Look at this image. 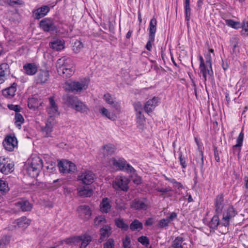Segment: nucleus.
Returning <instances> with one entry per match:
<instances>
[{"instance_id": "obj_1", "label": "nucleus", "mask_w": 248, "mask_h": 248, "mask_svg": "<svg viewBox=\"0 0 248 248\" xmlns=\"http://www.w3.org/2000/svg\"><path fill=\"white\" fill-rule=\"evenodd\" d=\"M49 102L50 108L49 110H47V133L52 131L53 126L56 124L55 118L60 114L58 111V106L53 97L49 98ZM48 137V135H47Z\"/></svg>"}, {"instance_id": "obj_2", "label": "nucleus", "mask_w": 248, "mask_h": 248, "mask_svg": "<svg viewBox=\"0 0 248 248\" xmlns=\"http://www.w3.org/2000/svg\"><path fill=\"white\" fill-rule=\"evenodd\" d=\"M88 85L84 82L67 81L63 85V88L66 91L72 92H81L86 90Z\"/></svg>"}, {"instance_id": "obj_3", "label": "nucleus", "mask_w": 248, "mask_h": 248, "mask_svg": "<svg viewBox=\"0 0 248 248\" xmlns=\"http://www.w3.org/2000/svg\"><path fill=\"white\" fill-rule=\"evenodd\" d=\"M130 181L125 176H117L112 182V186L116 190L127 191L129 188L128 184Z\"/></svg>"}, {"instance_id": "obj_4", "label": "nucleus", "mask_w": 248, "mask_h": 248, "mask_svg": "<svg viewBox=\"0 0 248 248\" xmlns=\"http://www.w3.org/2000/svg\"><path fill=\"white\" fill-rule=\"evenodd\" d=\"M2 144L6 151L12 152L17 147L18 141L14 135H8L3 140Z\"/></svg>"}, {"instance_id": "obj_5", "label": "nucleus", "mask_w": 248, "mask_h": 248, "mask_svg": "<svg viewBox=\"0 0 248 248\" xmlns=\"http://www.w3.org/2000/svg\"><path fill=\"white\" fill-rule=\"evenodd\" d=\"M94 178L95 174L92 171L84 170L79 173L78 180L83 184L89 185L93 183Z\"/></svg>"}, {"instance_id": "obj_6", "label": "nucleus", "mask_w": 248, "mask_h": 248, "mask_svg": "<svg viewBox=\"0 0 248 248\" xmlns=\"http://www.w3.org/2000/svg\"><path fill=\"white\" fill-rule=\"evenodd\" d=\"M9 158L0 157V171L4 174H8L14 170V164L10 162Z\"/></svg>"}, {"instance_id": "obj_7", "label": "nucleus", "mask_w": 248, "mask_h": 248, "mask_svg": "<svg viewBox=\"0 0 248 248\" xmlns=\"http://www.w3.org/2000/svg\"><path fill=\"white\" fill-rule=\"evenodd\" d=\"M14 205L19 211L22 212L30 211L32 208V204L27 199L21 198L17 200Z\"/></svg>"}, {"instance_id": "obj_8", "label": "nucleus", "mask_w": 248, "mask_h": 248, "mask_svg": "<svg viewBox=\"0 0 248 248\" xmlns=\"http://www.w3.org/2000/svg\"><path fill=\"white\" fill-rule=\"evenodd\" d=\"M77 212L78 217L84 221L88 220L92 214L90 207L86 205H82L78 207Z\"/></svg>"}, {"instance_id": "obj_9", "label": "nucleus", "mask_w": 248, "mask_h": 248, "mask_svg": "<svg viewBox=\"0 0 248 248\" xmlns=\"http://www.w3.org/2000/svg\"><path fill=\"white\" fill-rule=\"evenodd\" d=\"M58 165L60 171L63 173L73 172L77 169L76 165L74 163L66 160L60 161Z\"/></svg>"}, {"instance_id": "obj_10", "label": "nucleus", "mask_w": 248, "mask_h": 248, "mask_svg": "<svg viewBox=\"0 0 248 248\" xmlns=\"http://www.w3.org/2000/svg\"><path fill=\"white\" fill-rule=\"evenodd\" d=\"M130 207L136 210H146L148 207L147 201L146 199H135L131 202Z\"/></svg>"}, {"instance_id": "obj_11", "label": "nucleus", "mask_w": 248, "mask_h": 248, "mask_svg": "<svg viewBox=\"0 0 248 248\" xmlns=\"http://www.w3.org/2000/svg\"><path fill=\"white\" fill-rule=\"evenodd\" d=\"M206 62L207 65V66L205 64L200 65V72L202 73L205 81L206 80L207 75L211 76L213 75L211 59L209 58V60H207Z\"/></svg>"}, {"instance_id": "obj_12", "label": "nucleus", "mask_w": 248, "mask_h": 248, "mask_svg": "<svg viewBox=\"0 0 248 248\" xmlns=\"http://www.w3.org/2000/svg\"><path fill=\"white\" fill-rule=\"evenodd\" d=\"M10 74V67L7 63L0 64V84L3 83Z\"/></svg>"}, {"instance_id": "obj_13", "label": "nucleus", "mask_w": 248, "mask_h": 248, "mask_svg": "<svg viewBox=\"0 0 248 248\" xmlns=\"http://www.w3.org/2000/svg\"><path fill=\"white\" fill-rule=\"evenodd\" d=\"M57 67V68L62 67L63 69L74 68L73 61L66 57H63L58 60Z\"/></svg>"}, {"instance_id": "obj_14", "label": "nucleus", "mask_w": 248, "mask_h": 248, "mask_svg": "<svg viewBox=\"0 0 248 248\" xmlns=\"http://www.w3.org/2000/svg\"><path fill=\"white\" fill-rule=\"evenodd\" d=\"M27 163L33 168H35L37 170L40 171L43 168V161L38 156H32L28 159Z\"/></svg>"}, {"instance_id": "obj_15", "label": "nucleus", "mask_w": 248, "mask_h": 248, "mask_svg": "<svg viewBox=\"0 0 248 248\" xmlns=\"http://www.w3.org/2000/svg\"><path fill=\"white\" fill-rule=\"evenodd\" d=\"M223 196L220 194L217 196L215 200V210L216 214L219 215L224 208Z\"/></svg>"}, {"instance_id": "obj_16", "label": "nucleus", "mask_w": 248, "mask_h": 248, "mask_svg": "<svg viewBox=\"0 0 248 248\" xmlns=\"http://www.w3.org/2000/svg\"><path fill=\"white\" fill-rule=\"evenodd\" d=\"M78 98L74 95L66 94L62 96V101L68 107L73 108Z\"/></svg>"}, {"instance_id": "obj_17", "label": "nucleus", "mask_w": 248, "mask_h": 248, "mask_svg": "<svg viewBox=\"0 0 248 248\" xmlns=\"http://www.w3.org/2000/svg\"><path fill=\"white\" fill-rule=\"evenodd\" d=\"M236 212L232 206H229L223 214L222 218L221 220L227 221L230 223V220L235 216Z\"/></svg>"}, {"instance_id": "obj_18", "label": "nucleus", "mask_w": 248, "mask_h": 248, "mask_svg": "<svg viewBox=\"0 0 248 248\" xmlns=\"http://www.w3.org/2000/svg\"><path fill=\"white\" fill-rule=\"evenodd\" d=\"M77 242H81L79 248H86L92 241V237L88 234H84L76 238Z\"/></svg>"}, {"instance_id": "obj_19", "label": "nucleus", "mask_w": 248, "mask_h": 248, "mask_svg": "<svg viewBox=\"0 0 248 248\" xmlns=\"http://www.w3.org/2000/svg\"><path fill=\"white\" fill-rule=\"evenodd\" d=\"M31 220L27 218L26 217L23 216L15 221V226H17L18 228L25 229L31 224Z\"/></svg>"}, {"instance_id": "obj_20", "label": "nucleus", "mask_w": 248, "mask_h": 248, "mask_svg": "<svg viewBox=\"0 0 248 248\" xmlns=\"http://www.w3.org/2000/svg\"><path fill=\"white\" fill-rule=\"evenodd\" d=\"M109 163L116 170H124L125 167V161L122 159L117 160L112 158L110 159Z\"/></svg>"}, {"instance_id": "obj_21", "label": "nucleus", "mask_w": 248, "mask_h": 248, "mask_svg": "<svg viewBox=\"0 0 248 248\" xmlns=\"http://www.w3.org/2000/svg\"><path fill=\"white\" fill-rule=\"evenodd\" d=\"M158 98L154 97L146 102L144 106V109L146 112L149 113L152 112L157 105Z\"/></svg>"}, {"instance_id": "obj_22", "label": "nucleus", "mask_w": 248, "mask_h": 248, "mask_svg": "<svg viewBox=\"0 0 248 248\" xmlns=\"http://www.w3.org/2000/svg\"><path fill=\"white\" fill-rule=\"evenodd\" d=\"M25 73L29 76L35 75L37 71V66L35 63H27L23 66Z\"/></svg>"}, {"instance_id": "obj_23", "label": "nucleus", "mask_w": 248, "mask_h": 248, "mask_svg": "<svg viewBox=\"0 0 248 248\" xmlns=\"http://www.w3.org/2000/svg\"><path fill=\"white\" fill-rule=\"evenodd\" d=\"M17 84L14 83L12 85L2 91L3 95L7 98H11L15 95L16 91Z\"/></svg>"}, {"instance_id": "obj_24", "label": "nucleus", "mask_w": 248, "mask_h": 248, "mask_svg": "<svg viewBox=\"0 0 248 248\" xmlns=\"http://www.w3.org/2000/svg\"><path fill=\"white\" fill-rule=\"evenodd\" d=\"M244 134L243 132H241L237 139V143L236 144L233 145L232 146V152L234 154L237 153L238 155L239 154L241 148L240 147L242 146L243 141L244 139Z\"/></svg>"}, {"instance_id": "obj_25", "label": "nucleus", "mask_w": 248, "mask_h": 248, "mask_svg": "<svg viewBox=\"0 0 248 248\" xmlns=\"http://www.w3.org/2000/svg\"><path fill=\"white\" fill-rule=\"evenodd\" d=\"M24 170L27 174L32 178L37 177L40 172V171L37 170L35 168L32 167L27 163L25 165Z\"/></svg>"}, {"instance_id": "obj_26", "label": "nucleus", "mask_w": 248, "mask_h": 248, "mask_svg": "<svg viewBox=\"0 0 248 248\" xmlns=\"http://www.w3.org/2000/svg\"><path fill=\"white\" fill-rule=\"evenodd\" d=\"M57 71L60 76L63 77L64 78H67L74 74L75 68H71L63 69L62 67V68H58Z\"/></svg>"}, {"instance_id": "obj_27", "label": "nucleus", "mask_w": 248, "mask_h": 248, "mask_svg": "<svg viewBox=\"0 0 248 248\" xmlns=\"http://www.w3.org/2000/svg\"><path fill=\"white\" fill-rule=\"evenodd\" d=\"M100 211L102 213H108L111 207L109 200L108 198H103L100 203Z\"/></svg>"}, {"instance_id": "obj_28", "label": "nucleus", "mask_w": 248, "mask_h": 248, "mask_svg": "<svg viewBox=\"0 0 248 248\" xmlns=\"http://www.w3.org/2000/svg\"><path fill=\"white\" fill-rule=\"evenodd\" d=\"M157 21L155 18H152L149 24V37L151 40H155V34L156 30Z\"/></svg>"}, {"instance_id": "obj_29", "label": "nucleus", "mask_w": 248, "mask_h": 248, "mask_svg": "<svg viewBox=\"0 0 248 248\" xmlns=\"http://www.w3.org/2000/svg\"><path fill=\"white\" fill-rule=\"evenodd\" d=\"M115 150V148L114 145L108 144L103 146L101 152L105 156L111 155L114 153Z\"/></svg>"}, {"instance_id": "obj_30", "label": "nucleus", "mask_w": 248, "mask_h": 248, "mask_svg": "<svg viewBox=\"0 0 248 248\" xmlns=\"http://www.w3.org/2000/svg\"><path fill=\"white\" fill-rule=\"evenodd\" d=\"M46 15V5L42 6L33 11V16L35 19H39Z\"/></svg>"}, {"instance_id": "obj_31", "label": "nucleus", "mask_w": 248, "mask_h": 248, "mask_svg": "<svg viewBox=\"0 0 248 248\" xmlns=\"http://www.w3.org/2000/svg\"><path fill=\"white\" fill-rule=\"evenodd\" d=\"M64 42L59 39H55L49 43L51 48L56 50H61L64 48Z\"/></svg>"}, {"instance_id": "obj_32", "label": "nucleus", "mask_w": 248, "mask_h": 248, "mask_svg": "<svg viewBox=\"0 0 248 248\" xmlns=\"http://www.w3.org/2000/svg\"><path fill=\"white\" fill-rule=\"evenodd\" d=\"M42 102L35 97L30 98L28 99V106L30 108L35 110L41 106Z\"/></svg>"}, {"instance_id": "obj_33", "label": "nucleus", "mask_w": 248, "mask_h": 248, "mask_svg": "<svg viewBox=\"0 0 248 248\" xmlns=\"http://www.w3.org/2000/svg\"><path fill=\"white\" fill-rule=\"evenodd\" d=\"M155 190L157 192L161 193L160 196L163 197V198L170 197L172 196V189L170 187L165 188L157 187Z\"/></svg>"}, {"instance_id": "obj_34", "label": "nucleus", "mask_w": 248, "mask_h": 248, "mask_svg": "<svg viewBox=\"0 0 248 248\" xmlns=\"http://www.w3.org/2000/svg\"><path fill=\"white\" fill-rule=\"evenodd\" d=\"M100 239H103L109 236L111 233V228L108 225H105L100 230Z\"/></svg>"}, {"instance_id": "obj_35", "label": "nucleus", "mask_w": 248, "mask_h": 248, "mask_svg": "<svg viewBox=\"0 0 248 248\" xmlns=\"http://www.w3.org/2000/svg\"><path fill=\"white\" fill-rule=\"evenodd\" d=\"M73 108L80 112H85L89 110L86 105L79 99L77 101Z\"/></svg>"}, {"instance_id": "obj_36", "label": "nucleus", "mask_w": 248, "mask_h": 248, "mask_svg": "<svg viewBox=\"0 0 248 248\" xmlns=\"http://www.w3.org/2000/svg\"><path fill=\"white\" fill-rule=\"evenodd\" d=\"M136 122L137 127L139 129L143 130L145 126V119L144 116L142 113L137 114Z\"/></svg>"}, {"instance_id": "obj_37", "label": "nucleus", "mask_w": 248, "mask_h": 248, "mask_svg": "<svg viewBox=\"0 0 248 248\" xmlns=\"http://www.w3.org/2000/svg\"><path fill=\"white\" fill-rule=\"evenodd\" d=\"M78 195L83 197H88L91 196L93 194V191L84 187L78 188Z\"/></svg>"}, {"instance_id": "obj_38", "label": "nucleus", "mask_w": 248, "mask_h": 248, "mask_svg": "<svg viewBox=\"0 0 248 248\" xmlns=\"http://www.w3.org/2000/svg\"><path fill=\"white\" fill-rule=\"evenodd\" d=\"M230 223L224 220H220L218 226L219 231L222 234H226L229 231Z\"/></svg>"}, {"instance_id": "obj_39", "label": "nucleus", "mask_w": 248, "mask_h": 248, "mask_svg": "<svg viewBox=\"0 0 248 248\" xmlns=\"http://www.w3.org/2000/svg\"><path fill=\"white\" fill-rule=\"evenodd\" d=\"M46 81V71H42L39 73L36 78L37 84H42Z\"/></svg>"}, {"instance_id": "obj_40", "label": "nucleus", "mask_w": 248, "mask_h": 248, "mask_svg": "<svg viewBox=\"0 0 248 248\" xmlns=\"http://www.w3.org/2000/svg\"><path fill=\"white\" fill-rule=\"evenodd\" d=\"M11 241V236L4 235L0 237V248H6Z\"/></svg>"}, {"instance_id": "obj_41", "label": "nucleus", "mask_w": 248, "mask_h": 248, "mask_svg": "<svg viewBox=\"0 0 248 248\" xmlns=\"http://www.w3.org/2000/svg\"><path fill=\"white\" fill-rule=\"evenodd\" d=\"M47 32L50 31L52 34L55 35L58 30L55 23L50 19H47Z\"/></svg>"}, {"instance_id": "obj_42", "label": "nucleus", "mask_w": 248, "mask_h": 248, "mask_svg": "<svg viewBox=\"0 0 248 248\" xmlns=\"http://www.w3.org/2000/svg\"><path fill=\"white\" fill-rule=\"evenodd\" d=\"M115 223L117 227L121 229L123 231H127L129 228L128 225L125 223L122 218H116L115 220Z\"/></svg>"}, {"instance_id": "obj_43", "label": "nucleus", "mask_w": 248, "mask_h": 248, "mask_svg": "<svg viewBox=\"0 0 248 248\" xmlns=\"http://www.w3.org/2000/svg\"><path fill=\"white\" fill-rule=\"evenodd\" d=\"M15 124L19 129L21 128V124L24 122V119L19 112H16L15 116Z\"/></svg>"}, {"instance_id": "obj_44", "label": "nucleus", "mask_w": 248, "mask_h": 248, "mask_svg": "<svg viewBox=\"0 0 248 248\" xmlns=\"http://www.w3.org/2000/svg\"><path fill=\"white\" fill-rule=\"evenodd\" d=\"M130 229L132 231L138 229L141 230L143 228L142 223L138 219H135L130 225Z\"/></svg>"}, {"instance_id": "obj_45", "label": "nucleus", "mask_w": 248, "mask_h": 248, "mask_svg": "<svg viewBox=\"0 0 248 248\" xmlns=\"http://www.w3.org/2000/svg\"><path fill=\"white\" fill-rule=\"evenodd\" d=\"M9 190L8 184L0 179V197L5 194Z\"/></svg>"}, {"instance_id": "obj_46", "label": "nucleus", "mask_w": 248, "mask_h": 248, "mask_svg": "<svg viewBox=\"0 0 248 248\" xmlns=\"http://www.w3.org/2000/svg\"><path fill=\"white\" fill-rule=\"evenodd\" d=\"M219 219L218 217V215H215L212 218L209 225L210 228L212 229H216L217 227H218L220 224Z\"/></svg>"}, {"instance_id": "obj_47", "label": "nucleus", "mask_w": 248, "mask_h": 248, "mask_svg": "<svg viewBox=\"0 0 248 248\" xmlns=\"http://www.w3.org/2000/svg\"><path fill=\"white\" fill-rule=\"evenodd\" d=\"M183 239L182 237H177L172 242V247L173 248H183L182 243Z\"/></svg>"}, {"instance_id": "obj_48", "label": "nucleus", "mask_w": 248, "mask_h": 248, "mask_svg": "<svg viewBox=\"0 0 248 248\" xmlns=\"http://www.w3.org/2000/svg\"><path fill=\"white\" fill-rule=\"evenodd\" d=\"M100 112L104 116L106 117L111 120H114L113 116L110 114V112L105 108L102 107L100 109Z\"/></svg>"}, {"instance_id": "obj_49", "label": "nucleus", "mask_w": 248, "mask_h": 248, "mask_svg": "<svg viewBox=\"0 0 248 248\" xmlns=\"http://www.w3.org/2000/svg\"><path fill=\"white\" fill-rule=\"evenodd\" d=\"M106 222L105 217L104 216L96 217L94 219V224L96 226L103 225Z\"/></svg>"}, {"instance_id": "obj_50", "label": "nucleus", "mask_w": 248, "mask_h": 248, "mask_svg": "<svg viewBox=\"0 0 248 248\" xmlns=\"http://www.w3.org/2000/svg\"><path fill=\"white\" fill-rule=\"evenodd\" d=\"M178 153L179 154V159L180 162V164L182 166V167L185 169L186 167L187 164L186 162V158L183 156V153L181 151L180 148H179Z\"/></svg>"}, {"instance_id": "obj_51", "label": "nucleus", "mask_w": 248, "mask_h": 248, "mask_svg": "<svg viewBox=\"0 0 248 248\" xmlns=\"http://www.w3.org/2000/svg\"><path fill=\"white\" fill-rule=\"evenodd\" d=\"M185 15H186V20L188 22L190 18V11L191 9L190 7V3H185Z\"/></svg>"}, {"instance_id": "obj_52", "label": "nucleus", "mask_w": 248, "mask_h": 248, "mask_svg": "<svg viewBox=\"0 0 248 248\" xmlns=\"http://www.w3.org/2000/svg\"><path fill=\"white\" fill-rule=\"evenodd\" d=\"M226 23L228 26L234 29H238L240 27V24L239 22L234 21L232 19L226 20Z\"/></svg>"}, {"instance_id": "obj_53", "label": "nucleus", "mask_w": 248, "mask_h": 248, "mask_svg": "<svg viewBox=\"0 0 248 248\" xmlns=\"http://www.w3.org/2000/svg\"><path fill=\"white\" fill-rule=\"evenodd\" d=\"M103 99L106 103L110 105H113L114 102L113 97L109 93H106L104 95Z\"/></svg>"}, {"instance_id": "obj_54", "label": "nucleus", "mask_w": 248, "mask_h": 248, "mask_svg": "<svg viewBox=\"0 0 248 248\" xmlns=\"http://www.w3.org/2000/svg\"><path fill=\"white\" fill-rule=\"evenodd\" d=\"M114 241L112 238H109L103 245V248H114Z\"/></svg>"}, {"instance_id": "obj_55", "label": "nucleus", "mask_w": 248, "mask_h": 248, "mask_svg": "<svg viewBox=\"0 0 248 248\" xmlns=\"http://www.w3.org/2000/svg\"><path fill=\"white\" fill-rule=\"evenodd\" d=\"M138 241L143 245L147 246L149 244V240L147 237L142 236L138 238Z\"/></svg>"}, {"instance_id": "obj_56", "label": "nucleus", "mask_w": 248, "mask_h": 248, "mask_svg": "<svg viewBox=\"0 0 248 248\" xmlns=\"http://www.w3.org/2000/svg\"><path fill=\"white\" fill-rule=\"evenodd\" d=\"M134 106L137 114L142 113V106L140 102L135 103Z\"/></svg>"}, {"instance_id": "obj_57", "label": "nucleus", "mask_w": 248, "mask_h": 248, "mask_svg": "<svg viewBox=\"0 0 248 248\" xmlns=\"http://www.w3.org/2000/svg\"><path fill=\"white\" fill-rule=\"evenodd\" d=\"M83 47V45L82 43L78 41L77 42L75 43V45L73 46V50L75 53H78L79 52V49Z\"/></svg>"}, {"instance_id": "obj_58", "label": "nucleus", "mask_w": 248, "mask_h": 248, "mask_svg": "<svg viewBox=\"0 0 248 248\" xmlns=\"http://www.w3.org/2000/svg\"><path fill=\"white\" fill-rule=\"evenodd\" d=\"M170 220L168 219H162L158 223V226L160 228H164L168 225Z\"/></svg>"}, {"instance_id": "obj_59", "label": "nucleus", "mask_w": 248, "mask_h": 248, "mask_svg": "<svg viewBox=\"0 0 248 248\" xmlns=\"http://www.w3.org/2000/svg\"><path fill=\"white\" fill-rule=\"evenodd\" d=\"M123 243L124 248H130L131 241L130 237L126 236L125 239L123 240Z\"/></svg>"}, {"instance_id": "obj_60", "label": "nucleus", "mask_w": 248, "mask_h": 248, "mask_svg": "<svg viewBox=\"0 0 248 248\" xmlns=\"http://www.w3.org/2000/svg\"><path fill=\"white\" fill-rule=\"evenodd\" d=\"M5 3L8 4L9 5L14 6L15 4H21L22 3V0H6Z\"/></svg>"}, {"instance_id": "obj_61", "label": "nucleus", "mask_w": 248, "mask_h": 248, "mask_svg": "<svg viewBox=\"0 0 248 248\" xmlns=\"http://www.w3.org/2000/svg\"><path fill=\"white\" fill-rule=\"evenodd\" d=\"M170 182L175 185V186L178 187V189H184L183 185L180 183L177 182L174 179H171Z\"/></svg>"}, {"instance_id": "obj_62", "label": "nucleus", "mask_w": 248, "mask_h": 248, "mask_svg": "<svg viewBox=\"0 0 248 248\" xmlns=\"http://www.w3.org/2000/svg\"><path fill=\"white\" fill-rule=\"evenodd\" d=\"M243 30L241 32L243 34L248 35V21L244 23L242 26Z\"/></svg>"}, {"instance_id": "obj_63", "label": "nucleus", "mask_w": 248, "mask_h": 248, "mask_svg": "<svg viewBox=\"0 0 248 248\" xmlns=\"http://www.w3.org/2000/svg\"><path fill=\"white\" fill-rule=\"evenodd\" d=\"M8 108L11 110H14L16 112H19L20 111V107L18 105H9Z\"/></svg>"}, {"instance_id": "obj_64", "label": "nucleus", "mask_w": 248, "mask_h": 248, "mask_svg": "<svg viewBox=\"0 0 248 248\" xmlns=\"http://www.w3.org/2000/svg\"><path fill=\"white\" fill-rule=\"evenodd\" d=\"M40 26L44 31H46V18H44L40 21Z\"/></svg>"}]
</instances>
